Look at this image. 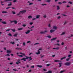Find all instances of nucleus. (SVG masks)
Masks as SVG:
<instances>
[{
  "instance_id": "nucleus-7",
  "label": "nucleus",
  "mask_w": 73,
  "mask_h": 73,
  "mask_svg": "<svg viewBox=\"0 0 73 73\" xmlns=\"http://www.w3.org/2000/svg\"><path fill=\"white\" fill-rule=\"evenodd\" d=\"M57 39V38L56 37L55 38H53L51 39V41H53L54 40H55Z\"/></svg>"
},
{
  "instance_id": "nucleus-18",
  "label": "nucleus",
  "mask_w": 73,
  "mask_h": 73,
  "mask_svg": "<svg viewBox=\"0 0 73 73\" xmlns=\"http://www.w3.org/2000/svg\"><path fill=\"white\" fill-rule=\"evenodd\" d=\"M28 18L29 19H31V18H32V16H31V15H30L28 17Z\"/></svg>"
},
{
  "instance_id": "nucleus-20",
  "label": "nucleus",
  "mask_w": 73,
  "mask_h": 73,
  "mask_svg": "<svg viewBox=\"0 0 73 73\" xmlns=\"http://www.w3.org/2000/svg\"><path fill=\"white\" fill-rule=\"evenodd\" d=\"M2 24H7V23H6V22L5 21L2 22Z\"/></svg>"
},
{
  "instance_id": "nucleus-45",
  "label": "nucleus",
  "mask_w": 73,
  "mask_h": 73,
  "mask_svg": "<svg viewBox=\"0 0 73 73\" xmlns=\"http://www.w3.org/2000/svg\"><path fill=\"white\" fill-rule=\"evenodd\" d=\"M46 5V4L44 3L42 4V5L43 6H44V5Z\"/></svg>"
},
{
  "instance_id": "nucleus-56",
  "label": "nucleus",
  "mask_w": 73,
  "mask_h": 73,
  "mask_svg": "<svg viewBox=\"0 0 73 73\" xmlns=\"http://www.w3.org/2000/svg\"><path fill=\"white\" fill-rule=\"evenodd\" d=\"M50 64H47V66H50Z\"/></svg>"
},
{
  "instance_id": "nucleus-14",
  "label": "nucleus",
  "mask_w": 73,
  "mask_h": 73,
  "mask_svg": "<svg viewBox=\"0 0 73 73\" xmlns=\"http://www.w3.org/2000/svg\"><path fill=\"white\" fill-rule=\"evenodd\" d=\"M13 22H14L15 24H16L17 23V21H16V20L13 21Z\"/></svg>"
},
{
  "instance_id": "nucleus-59",
  "label": "nucleus",
  "mask_w": 73,
  "mask_h": 73,
  "mask_svg": "<svg viewBox=\"0 0 73 73\" xmlns=\"http://www.w3.org/2000/svg\"><path fill=\"white\" fill-rule=\"evenodd\" d=\"M32 72V70H30L29 71V72Z\"/></svg>"
},
{
  "instance_id": "nucleus-58",
  "label": "nucleus",
  "mask_w": 73,
  "mask_h": 73,
  "mask_svg": "<svg viewBox=\"0 0 73 73\" xmlns=\"http://www.w3.org/2000/svg\"><path fill=\"white\" fill-rule=\"evenodd\" d=\"M45 57V55H42V56H41V58H42V57Z\"/></svg>"
},
{
  "instance_id": "nucleus-53",
  "label": "nucleus",
  "mask_w": 73,
  "mask_h": 73,
  "mask_svg": "<svg viewBox=\"0 0 73 73\" xmlns=\"http://www.w3.org/2000/svg\"><path fill=\"white\" fill-rule=\"evenodd\" d=\"M68 3H69L70 4H72V2H68Z\"/></svg>"
},
{
  "instance_id": "nucleus-27",
  "label": "nucleus",
  "mask_w": 73,
  "mask_h": 73,
  "mask_svg": "<svg viewBox=\"0 0 73 73\" xmlns=\"http://www.w3.org/2000/svg\"><path fill=\"white\" fill-rule=\"evenodd\" d=\"M47 37L48 38H51V37H52L51 36H50V35H48V36H47Z\"/></svg>"
},
{
  "instance_id": "nucleus-11",
  "label": "nucleus",
  "mask_w": 73,
  "mask_h": 73,
  "mask_svg": "<svg viewBox=\"0 0 73 73\" xmlns=\"http://www.w3.org/2000/svg\"><path fill=\"white\" fill-rule=\"evenodd\" d=\"M30 32H31V31L30 30H28L27 32H25V33L26 34H28V33H29Z\"/></svg>"
},
{
  "instance_id": "nucleus-52",
  "label": "nucleus",
  "mask_w": 73,
  "mask_h": 73,
  "mask_svg": "<svg viewBox=\"0 0 73 73\" xmlns=\"http://www.w3.org/2000/svg\"><path fill=\"white\" fill-rule=\"evenodd\" d=\"M71 56H72V55H71L69 54L68 55V57H71Z\"/></svg>"
},
{
  "instance_id": "nucleus-39",
  "label": "nucleus",
  "mask_w": 73,
  "mask_h": 73,
  "mask_svg": "<svg viewBox=\"0 0 73 73\" xmlns=\"http://www.w3.org/2000/svg\"><path fill=\"white\" fill-rule=\"evenodd\" d=\"M33 4V3H31L29 4V5H32V4Z\"/></svg>"
},
{
  "instance_id": "nucleus-36",
  "label": "nucleus",
  "mask_w": 73,
  "mask_h": 73,
  "mask_svg": "<svg viewBox=\"0 0 73 73\" xmlns=\"http://www.w3.org/2000/svg\"><path fill=\"white\" fill-rule=\"evenodd\" d=\"M40 33H41V34H44V31H41L40 32Z\"/></svg>"
},
{
  "instance_id": "nucleus-9",
  "label": "nucleus",
  "mask_w": 73,
  "mask_h": 73,
  "mask_svg": "<svg viewBox=\"0 0 73 73\" xmlns=\"http://www.w3.org/2000/svg\"><path fill=\"white\" fill-rule=\"evenodd\" d=\"M15 49H16L17 50H22L21 48L18 47H17V48H15Z\"/></svg>"
},
{
  "instance_id": "nucleus-6",
  "label": "nucleus",
  "mask_w": 73,
  "mask_h": 73,
  "mask_svg": "<svg viewBox=\"0 0 73 73\" xmlns=\"http://www.w3.org/2000/svg\"><path fill=\"white\" fill-rule=\"evenodd\" d=\"M7 53L8 54H10L11 53V51H10L9 50H7Z\"/></svg>"
},
{
  "instance_id": "nucleus-26",
  "label": "nucleus",
  "mask_w": 73,
  "mask_h": 73,
  "mask_svg": "<svg viewBox=\"0 0 73 73\" xmlns=\"http://www.w3.org/2000/svg\"><path fill=\"white\" fill-rule=\"evenodd\" d=\"M10 43L11 44H12L13 45H14V44H15V43L14 42H10Z\"/></svg>"
},
{
  "instance_id": "nucleus-40",
  "label": "nucleus",
  "mask_w": 73,
  "mask_h": 73,
  "mask_svg": "<svg viewBox=\"0 0 73 73\" xmlns=\"http://www.w3.org/2000/svg\"><path fill=\"white\" fill-rule=\"evenodd\" d=\"M8 36H12V35H11V33H9L8 34Z\"/></svg>"
},
{
  "instance_id": "nucleus-35",
  "label": "nucleus",
  "mask_w": 73,
  "mask_h": 73,
  "mask_svg": "<svg viewBox=\"0 0 73 73\" xmlns=\"http://www.w3.org/2000/svg\"><path fill=\"white\" fill-rule=\"evenodd\" d=\"M51 0H47L46 1L47 2H48V3H50V1Z\"/></svg>"
},
{
  "instance_id": "nucleus-51",
  "label": "nucleus",
  "mask_w": 73,
  "mask_h": 73,
  "mask_svg": "<svg viewBox=\"0 0 73 73\" xmlns=\"http://www.w3.org/2000/svg\"><path fill=\"white\" fill-rule=\"evenodd\" d=\"M39 44V43H35V44H34V45H37V44Z\"/></svg>"
},
{
  "instance_id": "nucleus-19",
  "label": "nucleus",
  "mask_w": 73,
  "mask_h": 73,
  "mask_svg": "<svg viewBox=\"0 0 73 73\" xmlns=\"http://www.w3.org/2000/svg\"><path fill=\"white\" fill-rule=\"evenodd\" d=\"M70 57H69L68 58L66 59V61H69V60H70Z\"/></svg>"
},
{
  "instance_id": "nucleus-34",
  "label": "nucleus",
  "mask_w": 73,
  "mask_h": 73,
  "mask_svg": "<svg viewBox=\"0 0 73 73\" xmlns=\"http://www.w3.org/2000/svg\"><path fill=\"white\" fill-rule=\"evenodd\" d=\"M60 9V7L58 6H57V10H59Z\"/></svg>"
},
{
  "instance_id": "nucleus-60",
  "label": "nucleus",
  "mask_w": 73,
  "mask_h": 73,
  "mask_svg": "<svg viewBox=\"0 0 73 73\" xmlns=\"http://www.w3.org/2000/svg\"><path fill=\"white\" fill-rule=\"evenodd\" d=\"M61 44L62 45H63L64 44V43L63 42H62Z\"/></svg>"
},
{
  "instance_id": "nucleus-63",
  "label": "nucleus",
  "mask_w": 73,
  "mask_h": 73,
  "mask_svg": "<svg viewBox=\"0 0 73 73\" xmlns=\"http://www.w3.org/2000/svg\"><path fill=\"white\" fill-rule=\"evenodd\" d=\"M58 4H62V3H61V2H59L58 3Z\"/></svg>"
},
{
  "instance_id": "nucleus-15",
  "label": "nucleus",
  "mask_w": 73,
  "mask_h": 73,
  "mask_svg": "<svg viewBox=\"0 0 73 73\" xmlns=\"http://www.w3.org/2000/svg\"><path fill=\"white\" fill-rule=\"evenodd\" d=\"M40 17V15H37L36 16V19H38V18H39V17Z\"/></svg>"
},
{
  "instance_id": "nucleus-62",
  "label": "nucleus",
  "mask_w": 73,
  "mask_h": 73,
  "mask_svg": "<svg viewBox=\"0 0 73 73\" xmlns=\"http://www.w3.org/2000/svg\"><path fill=\"white\" fill-rule=\"evenodd\" d=\"M30 25H32L33 24V23L32 22H31L30 23Z\"/></svg>"
},
{
  "instance_id": "nucleus-22",
  "label": "nucleus",
  "mask_w": 73,
  "mask_h": 73,
  "mask_svg": "<svg viewBox=\"0 0 73 73\" xmlns=\"http://www.w3.org/2000/svg\"><path fill=\"white\" fill-rule=\"evenodd\" d=\"M22 29H23V28H20L18 29V31H21Z\"/></svg>"
},
{
  "instance_id": "nucleus-23",
  "label": "nucleus",
  "mask_w": 73,
  "mask_h": 73,
  "mask_svg": "<svg viewBox=\"0 0 73 73\" xmlns=\"http://www.w3.org/2000/svg\"><path fill=\"white\" fill-rule=\"evenodd\" d=\"M5 56H8V57H9V56H10V55H9V54H7L5 55Z\"/></svg>"
},
{
  "instance_id": "nucleus-5",
  "label": "nucleus",
  "mask_w": 73,
  "mask_h": 73,
  "mask_svg": "<svg viewBox=\"0 0 73 73\" xmlns=\"http://www.w3.org/2000/svg\"><path fill=\"white\" fill-rule=\"evenodd\" d=\"M17 62H16V64H17V65H19V64H20L21 62H20V60L19 59L18 60H17Z\"/></svg>"
},
{
  "instance_id": "nucleus-57",
  "label": "nucleus",
  "mask_w": 73,
  "mask_h": 73,
  "mask_svg": "<svg viewBox=\"0 0 73 73\" xmlns=\"http://www.w3.org/2000/svg\"><path fill=\"white\" fill-rule=\"evenodd\" d=\"M62 3H66V2L65 1H64L62 2Z\"/></svg>"
},
{
  "instance_id": "nucleus-46",
  "label": "nucleus",
  "mask_w": 73,
  "mask_h": 73,
  "mask_svg": "<svg viewBox=\"0 0 73 73\" xmlns=\"http://www.w3.org/2000/svg\"><path fill=\"white\" fill-rule=\"evenodd\" d=\"M13 2L14 3H16V2H17V0H14L13 1Z\"/></svg>"
},
{
  "instance_id": "nucleus-24",
  "label": "nucleus",
  "mask_w": 73,
  "mask_h": 73,
  "mask_svg": "<svg viewBox=\"0 0 73 73\" xmlns=\"http://www.w3.org/2000/svg\"><path fill=\"white\" fill-rule=\"evenodd\" d=\"M8 12L7 11H2V13H7Z\"/></svg>"
},
{
  "instance_id": "nucleus-4",
  "label": "nucleus",
  "mask_w": 73,
  "mask_h": 73,
  "mask_svg": "<svg viewBox=\"0 0 73 73\" xmlns=\"http://www.w3.org/2000/svg\"><path fill=\"white\" fill-rule=\"evenodd\" d=\"M29 58V57H27L26 58H23L22 59H21V60H23L24 61H26V60H27Z\"/></svg>"
},
{
  "instance_id": "nucleus-48",
  "label": "nucleus",
  "mask_w": 73,
  "mask_h": 73,
  "mask_svg": "<svg viewBox=\"0 0 73 73\" xmlns=\"http://www.w3.org/2000/svg\"><path fill=\"white\" fill-rule=\"evenodd\" d=\"M11 8V7H8L7 8H6V9H9V8Z\"/></svg>"
},
{
  "instance_id": "nucleus-3",
  "label": "nucleus",
  "mask_w": 73,
  "mask_h": 73,
  "mask_svg": "<svg viewBox=\"0 0 73 73\" xmlns=\"http://www.w3.org/2000/svg\"><path fill=\"white\" fill-rule=\"evenodd\" d=\"M71 63L70 62H66L64 63V65H66V66H70Z\"/></svg>"
},
{
  "instance_id": "nucleus-28",
  "label": "nucleus",
  "mask_w": 73,
  "mask_h": 73,
  "mask_svg": "<svg viewBox=\"0 0 73 73\" xmlns=\"http://www.w3.org/2000/svg\"><path fill=\"white\" fill-rule=\"evenodd\" d=\"M29 61H31L32 60V58H31V56H30L29 57Z\"/></svg>"
},
{
  "instance_id": "nucleus-61",
  "label": "nucleus",
  "mask_w": 73,
  "mask_h": 73,
  "mask_svg": "<svg viewBox=\"0 0 73 73\" xmlns=\"http://www.w3.org/2000/svg\"><path fill=\"white\" fill-rule=\"evenodd\" d=\"M60 18H61V17H60V16H59V17L57 18H58V19H60Z\"/></svg>"
},
{
  "instance_id": "nucleus-12",
  "label": "nucleus",
  "mask_w": 73,
  "mask_h": 73,
  "mask_svg": "<svg viewBox=\"0 0 73 73\" xmlns=\"http://www.w3.org/2000/svg\"><path fill=\"white\" fill-rule=\"evenodd\" d=\"M13 0H5L3 1V2H7V1H12Z\"/></svg>"
},
{
  "instance_id": "nucleus-10",
  "label": "nucleus",
  "mask_w": 73,
  "mask_h": 73,
  "mask_svg": "<svg viewBox=\"0 0 73 73\" xmlns=\"http://www.w3.org/2000/svg\"><path fill=\"white\" fill-rule=\"evenodd\" d=\"M37 67H38V68H42V66L39 65H37Z\"/></svg>"
},
{
  "instance_id": "nucleus-16",
  "label": "nucleus",
  "mask_w": 73,
  "mask_h": 73,
  "mask_svg": "<svg viewBox=\"0 0 73 73\" xmlns=\"http://www.w3.org/2000/svg\"><path fill=\"white\" fill-rule=\"evenodd\" d=\"M53 29H55V30H56V29H57V27L56 26L53 27Z\"/></svg>"
},
{
  "instance_id": "nucleus-17",
  "label": "nucleus",
  "mask_w": 73,
  "mask_h": 73,
  "mask_svg": "<svg viewBox=\"0 0 73 73\" xmlns=\"http://www.w3.org/2000/svg\"><path fill=\"white\" fill-rule=\"evenodd\" d=\"M20 54H22V55H23V56H25V53H23L22 52H20Z\"/></svg>"
},
{
  "instance_id": "nucleus-42",
  "label": "nucleus",
  "mask_w": 73,
  "mask_h": 73,
  "mask_svg": "<svg viewBox=\"0 0 73 73\" xmlns=\"http://www.w3.org/2000/svg\"><path fill=\"white\" fill-rule=\"evenodd\" d=\"M60 49V47H57L56 48V50H58V49Z\"/></svg>"
},
{
  "instance_id": "nucleus-41",
  "label": "nucleus",
  "mask_w": 73,
  "mask_h": 73,
  "mask_svg": "<svg viewBox=\"0 0 73 73\" xmlns=\"http://www.w3.org/2000/svg\"><path fill=\"white\" fill-rule=\"evenodd\" d=\"M18 56L20 57H23V56L22 55H18Z\"/></svg>"
},
{
  "instance_id": "nucleus-55",
  "label": "nucleus",
  "mask_w": 73,
  "mask_h": 73,
  "mask_svg": "<svg viewBox=\"0 0 73 73\" xmlns=\"http://www.w3.org/2000/svg\"><path fill=\"white\" fill-rule=\"evenodd\" d=\"M13 70L14 71H17V70H16L15 69H13Z\"/></svg>"
},
{
  "instance_id": "nucleus-32",
  "label": "nucleus",
  "mask_w": 73,
  "mask_h": 73,
  "mask_svg": "<svg viewBox=\"0 0 73 73\" xmlns=\"http://www.w3.org/2000/svg\"><path fill=\"white\" fill-rule=\"evenodd\" d=\"M65 33L64 32H63L62 34H61L60 35H61V36H62V35H65Z\"/></svg>"
},
{
  "instance_id": "nucleus-33",
  "label": "nucleus",
  "mask_w": 73,
  "mask_h": 73,
  "mask_svg": "<svg viewBox=\"0 0 73 73\" xmlns=\"http://www.w3.org/2000/svg\"><path fill=\"white\" fill-rule=\"evenodd\" d=\"M60 60H55L54 61V62H60Z\"/></svg>"
},
{
  "instance_id": "nucleus-25",
  "label": "nucleus",
  "mask_w": 73,
  "mask_h": 73,
  "mask_svg": "<svg viewBox=\"0 0 73 73\" xmlns=\"http://www.w3.org/2000/svg\"><path fill=\"white\" fill-rule=\"evenodd\" d=\"M52 72L51 71H49L47 72V73H52Z\"/></svg>"
},
{
  "instance_id": "nucleus-49",
  "label": "nucleus",
  "mask_w": 73,
  "mask_h": 73,
  "mask_svg": "<svg viewBox=\"0 0 73 73\" xmlns=\"http://www.w3.org/2000/svg\"><path fill=\"white\" fill-rule=\"evenodd\" d=\"M31 68H35V66H31Z\"/></svg>"
},
{
  "instance_id": "nucleus-47",
  "label": "nucleus",
  "mask_w": 73,
  "mask_h": 73,
  "mask_svg": "<svg viewBox=\"0 0 73 73\" xmlns=\"http://www.w3.org/2000/svg\"><path fill=\"white\" fill-rule=\"evenodd\" d=\"M23 26L24 27H26V25L25 24H23Z\"/></svg>"
},
{
  "instance_id": "nucleus-37",
  "label": "nucleus",
  "mask_w": 73,
  "mask_h": 73,
  "mask_svg": "<svg viewBox=\"0 0 73 73\" xmlns=\"http://www.w3.org/2000/svg\"><path fill=\"white\" fill-rule=\"evenodd\" d=\"M12 5V3H9L8 4V6H11Z\"/></svg>"
},
{
  "instance_id": "nucleus-54",
  "label": "nucleus",
  "mask_w": 73,
  "mask_h": 73,
  "mask_svg": "<svg viewBox=\"0 0 73 73\" xmlns=\"http://www.w3.org/2000/svg\"><path fill=\"white\" fill-rule=\"evenodd\" d=\"M51 27V26H50V24H49L48 25V27H49V28H50V27Z\"/></svg>"
},
{
  "instance_id": "nucleus-64",
  "label": "nucleus",
  "mask_w": 73,
  "mask_h": 73,
  "mask_svg": "<svg viewBox=\"0 0 73 73\" xmlns=\"http://www.w3.org/2000/svg\"><path fill=\"white\" fill-rule=\"evenodd\" d=\"M66 24V22H65L64 23V25H65Z\"/></svg>"
},
{
  "instance_id": "nucleus-50",
  "label": "nucleus",
  "mask_w": 73,
  "mask_h": 73,
  "mask_svg": "<svg viewBox=\"0 0 73 73\" xmlns=\"http://www.w3.org/2000/svg\"><path fill=\"white\" fill-rule=\"evenodd\" d=\"M11 30V29H8V30H6V31L7 32L8 31H9L10 30Z\"/></svg>"
},
{
  "instance_id": "nucleus-38",
  "label": "nucleus",
  "mask_w": 73,
  "mask_h": 73,
  "mask_svg": "<svg viewBox=\"0 0 73 73\" xmlns=\"http://www.w3.org/2000/svg\"><path fill=\"white\" fill-rule=\"evenodd\" d=\"M31 42L30 41H29L27 42V44H29V43H31Z\"/></svg>"
},
{
  "instance_id": "nucleus-30",
  "label": "nucleus",
  "mask_w": 73,
  "mask_h": 73,
  "mask_svg": "<svg viewBox=\"0 0 73 73\" xmlns=\"http://www.w3.org/2000/svg\"><path fill=\"white\" fill-rule=\"evenodd\" d=\"M12 12L13 13V15H15V14H16V12H15L12 11Z\"/></svg>"
},
{
  "instance_id": "nucleus-31",
  "label": "nucleus",
  "mask_w": 73,
  "mask_h": 73,
  "mask_svg": "<svg viewBox=\"0 0 73 73\" xmlns=\"http://www.w3.org/2000/svg\"><path fill=\"white\" fill-rule=\"evenodd\" d=\"M17 34H16L14 35L13 36L14 37H17Z\"/></svg>"
},
{
  "instance_id": "nucleus-21",
  "label": "nucleus",
  "mask_w": 73,
  "mask_h": 73,
  "mask_svg": "<svg viewBox=\"0 0 73 73\" xmlns=\"http://www.w3.org/2000/svg\"><path fill=\"white\" fill-rule=\"evenodd\" d=\"M11 30L12 31H13V32H15L16 31V30H15V29H11Z\"/></svg>"
},
{
  "instance_id": "nucleus-13",
  "label": "nucleus",
  "mask_w": 73,
  "mask_h": 73,
  "mask_svg": "<svg viewBox=\"0 0 73 73\" xmlns=\"http://www.w3.org/2000/svg\"><path fill=\"white\" fill-rule=\"evenodd\" d=\"M54 31H55V30H51L50 31V33H52V32H54Z\"/></svg>"
},
{
  "instance_id": "nucleus-44",
  "label": "nucleus",
  "mask_w": 73,
  "mask_h": 73,
  "mask_svg": "<svg viewBox=\"0 0 73 73\" xmlns=\"http://www.w3.org/2000/svg\"><path fill=\"white\" fill-rule=\"evenodd\" d=\"M46 32H48V31L47 30H45L44 31V33H46Z\"/></svg>"
},
{
  "instance_id": "nucleus-29",
  "label": "nucleus",
  "mask_w": 73,
  "mask_h": 73,
  "mask_svg": "<svg viewBox=\"0 0 73 73\" xmlns=\"http://www.w3.org/2000/svg\"><path fill=\"white\" fill-rule=\"evenodd\" d=\"M65 70H63V71H61L60 72V73H63V72H65Z\"/></svg>"
},
{
  "instance_id": "nucleus-1",
  "label": "nucleus",
  "mask_w": 73,
  "mask_h": 73,
  "mask_svg": "<svg viewBox=\"0 0 73 73\" xmlns=\"http://www.w3.org/2000/svg\"><path fill=\"white\" fill-rule=\"evenodd\" d=\"M27 11L26 10H23L22 11H21L19 13V14L17 15V16H19L20 15V14H23V13H24L25 12H26Z\"/></svg>"
},
{
  "instance_id": "nucleus-2",
  "label": "nucleus",
  "mask_w": 73,
  "mask_h": 73,
  "mask_svg": "<svg viewBox=\"0 0 73 73\" xmlns=\"http://www.w3.org/2000/svg\"><path fill=\"white\" fill-rule=\"evenodd\" d=\"M42 50V48H39V49L38 50V52H36L35 54H40V50Z\"/></svg>"
},
{
  "instance_id": "nucleus-43",
  "label": "nucleus",
  "mask_w": 73,
  "mask_h": 73,
  "mask_svg": "<svg viewBox=\"0 0 73 73\" xmlns=\"http://www.w3.org/2000/svg\"><path fill=\"white\" fill-rule=\"evenodd\" d=\"M23 46H25V43L23 42Z\"/></svg>"
},
{
  "instance_id": "nucleus-8",
  "label": "nucleus",
  "mask_w": 73,
  "mask_h": 73,
  "mask_svg": "<svg viewBox=\"0 0 73 73\" xmlns=\"http://www.w3.org/2000/svg\"><path fill=\"white\" fill-rule=\"evenodd\" d=\"M66 57L65 56L63 57L62 58H61L60 60H64V59H65V58H66Z\"/></svg>"
}]
</instances>
